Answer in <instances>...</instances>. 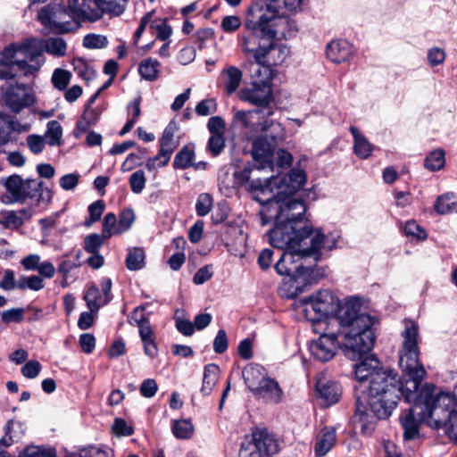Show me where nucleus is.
I'll use <instances>...</instances> for the list:
<instances>
[{"label":"nucleus","instance_id":"1","mask_svg":"<svg viewBox=\"0 0 457 457\" xmlns=\"http://www.w3.org/2000/svg\"><path fill=\"white\" fill-rule=\"evenodd\" d=\"M404 327L402 333L403 349L399 360L403 372L402 379H398L397 374L391 370L378 372L370 381V407L366 406L360 396L356 397L354 417L360 423L362 433L371 432L377 419H387L396 407L401 395L404 397L405 402L411 403L426 376V370L419 361V327L411 320H404Z\"/></svg>","mask_w":457,"mask_h":457},{"label":"nucleus","instance_id":"2","mask_svg":"<svg viewBox=\"0 0 457 457\" xmlns=\"http://www.w3.org/2000/svg\"><path fill=\"white\" fill-rule=\"evenodd\" d=\"M305 318L313 323L327 325L336 320L337 327L344 329V345L346 357L361 359L367 354L375 343L373 327L378 320L361 312L358 298L351 297L342 303L330 290L322 289L301 299Z\"/></svg>","mask_w":457,"mask_h":457},{"label":"nucleus","instance_id":"3","mask_svg":"<svg viewBox=\"0 0 457 457\" xmlns=\"http://www.w3.org/2000/svg\"><path fill=\"white\" fill-rule=\"evenodd\" d=\"M307 175L301 169H292L283 177L270 176L264 180L254 179L251 184L254 199L262 204H267V210L262 211L261 224L267 225L272 220L283 222L301 221L306 227H312L304 218L306 206L302 199L291 197L306 183Z\"/></svg>","mask_w":457,"mask_h":457},{"label":"nucleus","instance_id":"4","mask_svg":"<svg viewBox=\"0 0 457 457\" xmlns=\"http://www.w3.org/2000/svg\"><path fill=\"white\" fill-rule=\"evenodd\" d=\"M435 390L434 385L425 384L415 393L411 401L413 407L400 417L404 439H414L419 434L420 423L440 428L449 422L457 434V404L454 397L449 393Z\"/></svg>","mask_w":457,"mask_h":457},{"label":"nucleus","instance_id":"5","mask_svg":"<svg viewBox=\"0 0 457 457\" xmlns=\"http://www.w3.org/2000/svg\"><path fill=\"white\" fill-rule=\"evenodd\" d=\"M41 51L62 57L66 54L67 44L62 37L29 38L21 44H10L0 52V79L35 74L41 66Z\"/></svg>","mask_w":457,"mask_h":457},{"label":"nucleus","instance_id":"6","mask_svg":"<svg viewBox=\"0 0 457 457\" xmlns=\"http://www.w3.org/2000/svg\"><path fill=\"white\" fill-rule=\"evenodd\" d=\"M275 220L274 228L269 232L270 244L280 250L300 249L302 253L313 257L316 263L326 252L336 248L337 238L325 236L320 230L313 231L301 221L283 222Z\"/></svg>","mask_w":457,"mask_h":457},{"label":"nucleus","instance_id":"7","mask_svg":"<svg viewBox=\"0 0 457 457\" xmlns=\"http://www.w3.org/2000/svg\"><path fill=\"white\" fill-rule=\"evenodd\" d=\"M307 255L300 249L285 250L275 264L276 271L288 278L279 287V294L286 298H295L303 292L302 284L317 281L325 276L324 269H315L307 265Z\"/></svg>","mask_w":457,"mask_h":457},{"label":"nucleus","instance_id":"8","mask_svg":"<svg viewBox=\"0 0 457 457\" xmlns=\"http://www.w3.org/2000/svg\"><path fill=\"white\" fill-rule=\"evenodd\" d=\"M270 127H271V129L269 130L270 133L266 132L253 143L252 155L254 163H248L238 174L240 184L252 193L258 191L253 190L251 187L254 179L264 180L270 178H261L259 173L273 171V154L278 142L285 137L284 128L280 123L270 121Z\"/></svg>","mask_w":457,"mask_h":457},{"label":"nucleus","instance_id":"9","mask_svg":"<svg viewBox=\"0 0 457 457\" xmlns=\"http://www.w3.org/2000/svg\"><path fill=\"white\" fill-rule=\"evenodd\" d=\"M303 0H253L245 12L244 26L261 30L268 37H277L278 21L283 14L300 9Z\"/></svg>","mask_w":457,"mask_h":457},{"label":"nucleus","instance_id":"10","mask_svg":"<svg viewBox=\"0 0 457 457\" xmlns=\"http://www.w3.org/2000/svg\"><path fill=\"white\" fill-rule=\"evenodd\" d=\"M336 321V320H333L328 325L324 322L312 325L313 332L320 335V337L318 339L312 341L309 350L312 356L321 362L330 361L335 356L338 346L343 348L346 355L344 345V329L337 327Z\"/></svg>","mask_w":457,"mask_h":457},{"label":"nucleus","instance_id":"11","mask_svg":"<svg viewBox=\"0 0 457 457\" xmlns=\"http://www.w3.org/2000/svg\"><path fill=\"white\" fill-rule=\"evenodd\" d=\"M278 451V442L272 433L267 428H255L243 438L238 457H272Z\"/></svg>","mask_w":457,"mask_h":457},{"label":"nucleus","instance_id":"12","mask_svg":"<svg viewBox=\"0 0 457 457\" xmlns=\"http://www.w3.org/2000/svg\"><path fill=\"white\" fill-rule=\"evenodd\" d=\"M272 70L263 69V73L259 75L256 70L252 74L250 87H244L238 92V97L245 102L258 106V108H269L272 99Z\"/></svg>","mask_w":457,"mask_h":457},{"label":"nucleus","instance_id":"13","mask_svg":"<svg viewBox=\"0 0 457 457\" xmlns=\"http://www.w3.org/2000/svg\"><path fill=\"white\" fill-rule=\"evenodd\" d=\"M38 21L54 33H67L74 29L68 5L62 0H55L45 4L37 11Z\"/></svg>","mask_w":457,"mask_h":457},{"label":"nucleus","instance_id":"14","mask_svg":"<svg viewBox=\"0 0 457 457\" xmlns=\"http://www.w3.org/2000/svg\"><path fill=\"white\" fill-rule=\"evenodd\" d=\"M3 185L8 194L1 196L2 203L4 204H24L28 199L37 196L42 181L32 179H23L20 175L13 174L3 179Z\"/></svg>","mask_w":457,"mask_h":457},{"label":"nucleus","instance_id":"15","mask_svg":"<svg viewBox=\"0 0 457 457\" xmlns=\"http://www.w3.org/2000/svg\"><path fill=\"white\" fill-rule=\"evenodd\" d=\"M273 112L270 108H257L250 111H237L234 115V121L240 123L243 128L249 129L251 132H269L271 129L270 123L271 120H267L271 116Z\"/></svg>","mask_w":457,"mask_h":457},{"label":"nucleus","instance_id":"16","mask_svg":"<svg viewBox=\"0 0 457 457\" xmlns=\"http://www.w3.org/2000/svg\"><path fill=\"white\" fill-rule=\"evenodd\" d=\"M247 33L242 34L239 39V46L242 52L249 61H253L257 65L260 60L263 57L262 54L269 39H273L275 37H268L263 35L261 30L248 29Z\"/></svg>","mask_w":457,"mask_h":457},{"label":"nucleus","instance_id":"17","mask_svg":"<svg viewBox=\"0 0 457 457\" xmlns=\"http://www.w3.org/2000/svg\"><path fill=\"white\" fill-rule=\"evenodd\" d=\"M67 4L74 28L81 21L95 22L102 19L95 0H68Z\"/></svg>","mask_w":457,"mask_h":457},{"label":"nucleus","instance_id":"18","mask_svg":"<svg viewBox=\"0 0 457 457\" xmlns=\"http://www.w3.org/2000/svg\"><path fill=\"white\" fill-rule=\"evenodd\" d=\"M289 48L282 44H277L269 39L263 51V57L260 60L256 68V73L262 75L263 69H270V66L282 64L289 55Z\"/></svg>","mask_w":457,"mask_h":457},{"label":"nucleus","instance_id":"19","mask_svg":"<svg viewBox=\"0 0 457 457\" xmlns=\"http://www.w3.org/2000/svg\"><path fill=\"white\" fill-rule=\"evenodd\" d=\"M253 396L266 403L278 404L283 401L284 392L279 383L270 376L253 393Z\"/></svg>","mask_w":457,"mask_h":457},{"label":"nucleus","instance_id":"20","mask_svg":"<svg viewBox=\"0 0 457 457\" xmlns=\"http://www.w3.org/2000/svg\"><path fill=\"white\" fill-rule=\"evenodd\" d=\"M316 391L324 406L337 403L342 395L341 386L337 382L325 378H320L317 380Z\"/></svg>","mask_w":457,"mask_h":457},{"label":"nucleus","instance_id":"21","mask_svg":"<svg viewBox=\"0 0 457 457\" xmlns=\"http://www.w3.org/2000/svg\"><path fill=\"white\" fill-rule=\"evenodd\" d=\"M355 378L359 382L370 381L378 372L386 370L380 368V361L374 355H369L353 366Z\"/></svg>","mask_w":457,"mask_h":457},{"label":"nucleus","instance_id":"22","mask_svg":"<svg viewBox=\"0 0 457 457\" xmlns=\"http://www.w3.org/2000/svg\"><path fill=\"white\" fill-rule=\"evenodd\" d=\"M6 104L15 112L33 103V96L25 86L17 85L11 87L5 95Z\"/></svg>","mask_w":457,"mask_h":457},{"label":"nucleus","instance_id":"23","mask_svg":"<svg viewBox=\"0 0 457 457\" xmlns=\"http://www.w3.org/2000/svg\"><path fill=\"white\" fill-rule=\"evenodd\" d=\"M327 56L335 63L348 62L353 55V47L346 40H333L327 46Z\"/></svg>","mask_w":457,"mask_h":457},{"label":"nucleus","instance_id":"24","mask_svg":"<svg viewBox=\"0 0 457 457\" xmlns=\"http://www.w3.org/2000/svg\"><path fill=\"white\" fill-rule=\"evenodd\" d=\"M243 79V72L236 66H228L220 75V80L225 93L228 96L234 94L239 87Z\"/></svg>","mask_w":457,"mask_h":457},{"label":"nucleus","instance_id":"25","mask_svg":"<svg viewBox=\"0 0 457 457\" xmlns=\"http://www.w3.org/2000/svg\"><path fill=\"white\" fill-rule=\"evenodd\" d=\"M242 375L252 394L268 377L266 370L262 365L255 363L246 365L242 371Z\"/></svg>","mask_w":457,"mask_h":457},{"label":"nucleus","instance_id":"26","mask_svg":"<svg viewBox=\"0 0 457 457\" xmlns=\"http://www.w3.org/2000/svg\"><path fill=\"white\" fill-rule=\"evenodd\" d=\"M337 442V432L332 427L324 428L317 436L314 453L317 457L325 456Z\"/></svg>","mask_w":457,"mask_h":457},{"label":"nucleus","instance_id":"27","mask_svg":"<svg viewBox=\"0 0 457 457\" xmlns=\"http://www.w3.org/2000/svg\"><path fill=\"white\" fill-rule=\"evenodd\" d=\"M137 328L145 354L151 359L155 358L158 354V347L155 341V334L150 322L140 325Z\"/></svg>","mask_w":457,"mask_h":457},{"label":"nucleus","instance_id":"28","mask_svg":"<svg viewBox=\"0 0 457 457\" xmlns=\"http://www.w3.org/2000/svg\"><path fill=\"white\" fill-rule=\"evenodd\" d=\"M353 137V152L361 159H367L373 151V145L356 127H350Z\"/></svg>","mask_w":457,"mask_h":457},{"label":"nucleus","instance_id":"29","mask_svg":"<svg viewBox=\"0 0 457 457\" xmlns=\"http://www.w3.org/2000/svg\"><path fill=\"white\" fill-rule=\"evenodd\" d=\"M95 4L98 6L102 18L105 14L119 17L124 13L129 0H95Z\"/></svg>","mask_w":457,"mask_h":457},{"label":"nucleus","instance_id":"30","mask_svg":"<svg viewBox=\"0 0 457 457\" xmlns=\"http://www.w3.org/2000/svg\"><path fill=\"white\" fill-rule=\"evenodd\" d=\"M84 300L91 312H96L101 306L107 304L111 301V297H104L101 295L99 288L93 285L86 292Z\"/></svg>","mask_w":457,"mask_h":457},{"label":"nucleus","instance_id":"31","mask_svg":"<svg viewBox=\"0 0 457 457\" xmlns=\"http://www.w3.org/2000/svg\"><path fill=\"white\" fill-rule=\"evenodd\" d=\"M434 210L441 215L457 212V197L453 193L439 195L434 204Z\"/></svg>","mask_w":457,"mask_h":457},{"label":"nucleus","instance_id":"32","mask_svg":"<svg viewBox=\"0 0 457 457\" xmlns=\"http://www.w3.org/2000/svg\"><path fill=\"white\" fill-rule=\"evenodd\" d=\"M160 62L156 59L145 58L138 66V72L142 79L154 81L158 78Z\"/></svg>","mask_w":457,"mask_h":457},{"label":"nucleus","instance_id":"33","mask_svg":"<svg viewBox=\"0 0 457 457\" xmlns=\"http://www.w3.org/2000/svg\"><path fill=\"white\" fill-rule=\"evenodd\" d=\"M220 369L216 364H208L204 368L203 386L201 392L204 395H208L212 391L216 382L218 381Z\"/></svg>","mask_w":457,"mask_h":457},{"label":"nucleus","instance_id":"34","mask_svg":"<svg viewBox=\"0 0 457 457\" xmlns=\"http://www.w3.org/2000/svg\"><path fill=\"white\" fill-rule=\"evenodd\" d=\"M27 212H28L25 209H21L19 212L7 211L4 212H2L1 218H0V225L4 228H11V229L18 228L21 226H22V224L24 223V220H23L22 217L20 215V213L26 214Z\"/></svg>","mask_w":457,"mask_h":457},{"label":"nucleus","instance_id":"35","mask_svg":"<svg viewBox=\"0 0 457 457\" xmlns=\"http://www.w3.org/2000/svg\"><path fill=\"white\" fill-rule=\"evenodd\" d=\"M145 251L140 247L129 249L126 257V267L129 270H138L145 267Z\"/></svg>","mask_w":457,"mask_h":457},{"label":"nucleus","instance_id":"36","mask_svg":"<svg viewBox=\"0 0 457 457\" xmlns=\"http://www.w3.org/2000/svg\"><path fill=\"white\" fill-rule=\"evenodd\" d=\"M75 72L84 80L89 81L96 78L95 69L83 58L76 57L72 61Z\"/></svg>","mask_w":457,"mask_h":457},{"label":"nucleus","instance_id":"37","mask_svg":"<svg viewBox=\"0 0 457 457\" xmlns=\"http://www.w3.org/2000/svg\"><path fill=\"white\" fill-rule=\"evenodd\" d=\"M445 152L436 149L426 157L424 165L430 171H436L444 168L445 164Z\"/></svg>","mask_w":457,"mask_h":457},{"label":"nucleus","instance_id":"38","mask_svg":"<svg viewBox=\"0 0 457 457\" xmlns=\"http://www.w3.org/2000/svg\"><path fill=\"white\" fill-rule=\"evenodd\" d=\"M62 136V129L57 120H50L47 123L45 137L49 145H59Z\"/></svg>","mask_w":457,"mask_h":457},{"label":"nucleus","instance_id":"39","mask_svg":"<svg viewBox=\"0 0 457 457\" xmlns=\"http://www.w3.org/2000/svg\"><path fill=\"white\" fill-rule=\"evenodd\" d=\"M195 152L188 146H184L176 155L173 162L175 169H187L193 166Z\"/></svg>","mask_w":457,"mask_h":457},{"label":"nucleus","instance_id":"40","mask_svg":"<svg viewBox=\"0 0 457 457\" xmlns=\"http://www.w3.org/2000/svg\"><path fill=\"white\" fill-rule=\"evenodd\" d=\"M44 287H45V283H44L43 278L40 276L22 275L18 278V289H20V290L30 289L33 291H39L42 288H44Z\"/></svg>","mask_w":457,"mask_h":457},{"label":"nucleus","instance_id":"41","mask_svg":"<svg viewBox=\"0 0 457 457\" xmlns=\"http://www.w3.org/2000/svg\"><path fill=\"white\" fill-rule=\"evenodd\" d=\"M172 433L179 439H188L194 433V426L187 420L173 421Z\"/></svg>","mask_w":457,"mask_h":457},{"label":"nucleus","instance_id":"42","mask_svg":"<svg viewBox=\"0 0 457 457\" xmlns=\"http://www.w3.org/2000/svg\"><path fill=\"white\" fill-rule=\"evenodd\" d=\"M121 234L119 224L117 225V219L114 213H107L103 220L102 235L104 238H110L113 235Z\"/></svg>","mask_w":457,"mask_h":457},{"label":"nucleus","instance_id":"43","mask_svg":"<svg viewBox=\"0 0 457 457\" xmlns=\"http://www.w3.org/2000/svg\"><path fill=\"white\" fill-rule=\"evenodd\" d=\"M20 457H57V454L51 447L29 445L21 453Z\"/></svg>","mask_w":457,"mask_h":457},{"label":"nucleus","instance_id":"44","mask_svg":"<svg viewBox=\"0 0 457 457\" xmlns=\"http://www.w3.org/2000/svg\"><path fill=\"white\" fill-rule=\"evenodd\" d=\"M403 232L406 237H411V239H415L417 241H424L428 237V234L425 229L414 220L406 221L403 227Z\"/></svg>","mask_w":457,"mask_h":457},{"label":"nucleus","instance_id":"45","mask_svg":"<svg viewBox=\"0 0 457 457\" xmlns=\"http://www.w3.org/2000/svg\"><path fill=\"white\" fill-rule=\"evenodd\" d=\"M150 29L156 33V37L162 41H166L172 34L171 27L165 19H154L150 25Z\"/></svg>","mask_w":457,"mask_h":457},{"label":"nucleus","instance_id":"46","mask_svg":"<svg viewBox=\"0 0 457 457\" xmlns=\"http://www.w3.org/2000/svg\"><path fill=\"white\" fill-rule=\"evenodd\" d=\"M105 205L104 201L97 200L91 204L87 210L89 212V219L86 220L84 222V225L87 228L91 227L95 222L100 220L104 211Z\"/></svg>","mask_w":457,"mask_h":457},{"label":"nucleus","instance_id":"47","mask_svg":"<svg viewBox=\"0 0 457 457\" xmlns=\"http://www.w3.org/2000/svg\"><path fill=\"white\" fill-rule=\"evenodd\" d=\"M71 74L63 69H56L52 75V83L59 90L66 89L70 83Z\"/></svg>","mask_w":457,"mask_h":457},{"label":"nucleus","instance_id":"48","mask_svg":"<svg viewBox=\"0 0 457 457\" xmlns=\"http://www.w3.org/2000/svg\"><path fill=\"white\" fill-rule=\"evenodd\" d=\"M104 237L103 235L99 234H91L85 237L84 239V249L86 252L89 253H99V249L104 245Z\"/></svg>","mask_w":457,"mask_h":457},{"label":"nucleus","instance_id":"49","mask_svg":"<svg viewBox=\"0 0 457 457\" xmlns=\"http://www.w3.org/2000/svg\"><path fill=\"white\" fill-rule=\"evenodd\" d=\"M446 59L445 51L438 46H434L428 49L427 61L429 66L436 67L442 65Z\"/></svg>","mask_w":457,"mask_h":457},{"label":"nucleus","instance_id":"50","mask_svg":"<svg viewBox=\"0 0 457 457\" xmlns=\"http://www.w3.org/2000/svg\"><path fill=\"white\" fill-rule=\"evenodd\" d=\"M108 39L105 36L88 34L83 38V46L88 49H101L107 46Z\"/></svg>","mask_w":457,"mask_h":457},{"label":"nucleus","instance_id":"51","mask_svg":"<svg viewBox=\"0 0 457 457\" xmlns=\"http://www.w3.org/2000/svg\"><path fill=\"white\" fill-rule=\"evenodd\" d=\"M129 181L131 191L134 194H140L144 190L146 183L145 172L142 170L133 172L130 175Z\"/></svg>","mask_w":457,"mask_h":457},{"label":"nucleus","instance_id":"52","mask_svg":"<svg viewBox=\"0 0 457 457\" xmlns=\"http://www.w3.org/2000/svg\"><path fill=\"white\" fill-rule=\"evenodd\" d=\"M283 20L286 21H278L277 25V29L278 30L277 36L278 34H282L285 37H292L297 31L296 23L295 21L290 20L287 17V13L283 14Z\"/></svg>","mask_w":457,"mask_h":457},{"label":"nucleus","instance_id":"53","mask_svg":"<svg viewBox=\"0 0 457 457\" xmlns=\"http://www.w3.org/2000/svg\"><path fill=\"white\" fill-rule=\"evenodd\" d=\"M212 206V197L209 194H201L195 204V210L198 216L207 215Z\"/></svg>","mask_w":457,"mask_h":457},{"label":"nucleus","instance_id":"54","mask_svg":"<svg viewBox=\"0 0 457 457\" xmlns=\"http://www.w3.org/2000/svg\"><path fill=\"white\" fill-rule=\"evenodd\" d=\"M76 457H112V454L108 449L90 445L79 450Z\"/></svg>","mask_w":457,"mask_h":457},{"label":"nucleus","instance_id":"55","mask_svg":"<svg viewBox=\"0 0 457 457\" xmlns=\"http://www.w3.org/2000/svg\"><path fill=\"white\" fill-rule=\"evenodd\" d=\"M112 432L117 436H129L133 434V428L121 418H116L112 425Z\"/></svg>","mask_w":457,"mask_h":457},{"label":"nucleus","instance_id":"56","mask_svg":"<svg viewBox=\"0 0 457 457\" xmlns=\"http://www.w3.org/2000/svg\"><path fill=\"white\" fill-rule=\"evenodd\" d=\"M154 19V11H151L144 15L140 21L138 28L136 29L133 36V44L137 45L141 36L145 30L146 27L151 25Z\"/></svg>","mask_w":457,"mask_h":457},{"label":"nucleus","instance_id":"57","mask_svg":"<svg viewBox=\"0 0 457 457\" xmlns=\"http://www.w3.org/2000/svg\"><path fill=\"white\" fill-rule=\"evenodd\" d=\"M27 145L31 153L34 154H38L44 150L46 141L44 137L32 134L28 136Z\"/></svg>","mask_w":457,"mask_h":457},{"label":"nucleus","instance_id":"58","mask_svg":"<svg viewBox=\"0 0 457 457\" xmlns=\"http://www.w3.org/2000/svg\"><path fill=\"white\" fill-rule=\"evenodd\" d=\"M135 221V213L132 209L123 210L119 218V227L121 233L130 228Z\"/></svg>","mask_w":457,"mask_h":457},{"label":"nucleus","instance_id":"59","mask_svg":"<svg viewBox=\"0 0 457 457\" xmlns=\"http://www.w3.org/2000/svg\"><path fill=\"white\" fill-rule=\"evenodd\" d=\"M241 24L242 22L238 16L228 15L222 19L220 26L225 32L232 33L237 30Z\"/></svg>","mask_w":457,"mask_h":457},{"label":"nucleus","instance_id":"60","mask_svg":"<svg viewBox=\"0 0 457 457\" xmlns=\"http://www.w3.org/2000/svg\"><path fill=\"white\" fill-rule=\"evenodd\" d=\"M225 141L223 135L214 134L212 135L208 141V149L214 155H218L223 150Z\"/></svg>","mask_w":457,"mask_h":457},{"label":"nucleus","instance_id":"61","mask_svg":"<svg viewBox=\"0 0 457 457\" xmlns=\"http://www.w3.org/2000/svg\"><path fill=\"white\" fill-rule=\"evenodd\" d=\"M228 337L224 329H220L213 340V351L216 353H223L228 349Z\"/></svg>","mask_w":457,"mask_h":457},{"label":"nucleus","instance_id":"62","mask_svg":"<svg viewBox=\"0 0 457 457\" xmlns=\"http://www.w3.org/2000/svg\"><path fill=\"white\" fill-rule=\"evenodd\" d=\"M41 370V364L37 361H29L21 368L22 375L27 378H35Z\"/></svg>","mask_w":457,"mask_h":457},{"label":"nucleus","instance_id":"63","mask_svg":"<svg viewBox=\"0 0 457 457\" xmlns=\"http://www.w3.org/2000/svg\"><path fill=\"white\" fill-rule=\"evenodd\" d=\"M2 320L4 323L21 322L23 320V309L12 308L1 313Z\"/></svg>","mask_w":457,"mask_h":457},{"label":"nucleus","instance_id":"64","mask_svg":"<svg viewBox=\"0 0 457 457\" xmlns=\"http://www.w3.org/2000/svg\"><path fill=\"white\" fill-rule=\"evenodd\" d=\"M79 176L77 173L63 175L60 179V187L66 191H71L78 186Z\"/></svg>","mask_w":457,"mask_h":457}]
</instances>
